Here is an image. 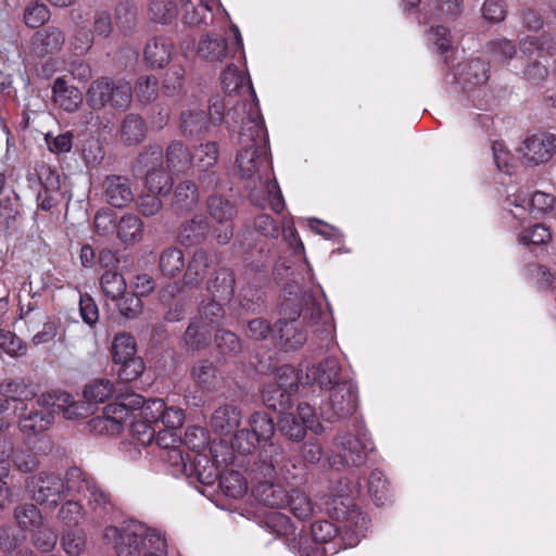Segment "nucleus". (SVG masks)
Returning <instances> with one entry per match:
<instances>
[{
  "instance_id": "1",
  "label": "nucleus",
  "mask_w": 556,
  "mask_h": 556,
  "mask_svg": "<svg viewBox=\"0 0 556 556\" xmlns=\"http://www.w3.org/2000/svg\"><path fill=\"white\" fill-rule=\"evenodd\" d=\"M238 144L240 149L236 155L235 166L250 192L251 202L264 207V200L267 197L271 210L281 213L285 201L273 176L268 135L257 109L250 111L242 119Z\"/></svg>"
},
{
  "instance_id": "2",
  "label": "nucleus",
  "mask_w": 556,
  "mask_h": 556,
  "mask_svg": "<svg viewBox=\"0 0 556 556\" xmlns=\"http://www.w3.org/2000/svg\"><path fill=\"white\" fill-rule=\"evenodd\" d=\"M289 287L281 302L280 318L274 326V336L279 339L286 351L300 349L307 340L306 330L302 329L299 318L307 327H327L330 314L324 303L323 295L316 296L311 292H293Z\"/></svg>"
},
{
  "instance_id": "3",
  "label": "nucleus",
  "mask_w": 556,
  "mask_h": 556,
  "mask_svg": "<svg viewBox=\"0 0 556 556\" xmlns=\"http://www.w3.org/2000/svg\"><path fill=\"white\" fill-rule=\"evenodd\" d=\"M285 451L278 443H270L261 447L258 459L252 469L256 484L253 489L255 498L271 508L287 507L288 491L282 485L274 483L277 469L283 470Z\"/></svg>"
},
{
  "instance_id": "4",
  "label": "nucleus",
  "mask_w": 556,
  "mask_h": 556,
  "mask_svg": "<svg viewBox=\"0 0 556 556\" xmlns=\"http://www.w3.org/2000/svg\"><path fill=\"white\" fill-rule=\"evenodd\" d=\"M78 475H80L78 467L67 469L64 478L42 471L28 477L25 488L36 504L53 509L63 498L74 496Z\"/></svg>"
},
{
  "instance_id": "5",
  "label": "nucleus",
  "mask_w": 556,
  "mask_h": 556,
  "mask_svg": "<svg viewBox=\"0 0 556 556\" xmlns=\"http://www.w3.org/2000/svg\"><path fill=\"white\" fill-rule=\"evenodd\" d=\"M132 100V87L123 78L100 77L93 80L86 91V103L94 111L110 108L125 111Z\"/></svg>"
},
{
  "instance_id": "6",
  "label": "nucleus",
  "mask_w": 556,
  "mask_h": 556,
  "mask_svg": "<svg viewBox=\"0 0 556 556\" xmlns=\"http://www.w3.org/2000/svg\"><path fill=\"white\" fill-rule=\"evenodd\" d=\"M327 514L342 523L344 535L341 541L354 547L358 544L368 529V520L348 494H336L326 503Z\"/></svg>"
},
{
  "instance_id": "7",
  "label": "nucleus",
  "mask_w": 556,
  "mask_h": 556,
  "mask_svg": "<svg viewBox=\"0 0 556 556\" xmlns=\"http://www.w3.org/2000/svg\"><path fill=\"white\" fill-rule=\"evenodd\" d=\"M152 534H160L153 529L138 521H129L117 527H106L103 540L113 544L117 556H143L150 549Z\"/></svg>"
},
{
  "instance_id": "8",
  "label": "nucleus",
  "mask_w": 556,
  "mask_h": 556,
  "mask_svg": "<svg viewBox=\"0 0 556 556\" xmlns=\"http://www.w3.org/2000/svg\"><path fill=\"white\" fill-rule=\"evenodd\" d=\"M357 388L351 381L339 382L329 390L328 399L320 405L321 417L330 422L343 420L357 408Z\"/></svg>"
},
{
  "instance_id": "9",
  "label": "nucleus",
  "mask_w": 556,
  "mask_h": 556,
  "mask_svg": "<svg viewBox=\"0 0 556 556\" xmlns=\"http://www.w3.org/2000/svg\"><path fill=\"white\" fill-rule=\"evenodd\" d=\"M53 396L49 393L41 394L30 409L24 408L18 418V429L26 438L30 439L46 432L54 422L55 409Z\"/></svg>"
},
{
  "instance_id": "10",
  "label": "nucleus",
  "mask_w": 556,
  "mask_h": 556,
  "mask_svg": "<svg viewBox=\"0 0 556 556\" xmlns=\"http://www.w3.org/2000/svg\"><path fill=\"white\" fill-rule=\"evenodd\" d=\"M75 495H81L87 501L88 508L98 519H104L114 511L115 505L111 494L81 469L74 490Z\"/></svg>"
},
{
  "instance_id": "11",
  "label": "nucleus",
  "mask_w": 556,
  "mask_h": 556,
  "mask_svg": "<svg viewBox=\"0 0 556 556\" xmlns=\"http://www.w3.org/2000/svg\"><path fill=\"white\" fill-rule=\"evenodd\" d=\"M207 213L214 220L213 235L219 244H227L233 237L235 204L222 195H211L206 202Z\"/></svg>"
},
{
  "instance_id": "12",
  "label": "nucleus",
  "mask_w": 556,
  "mask_h": 556,
  "mask_svg": "<svg viewBox=\"0 0 556 556\" xmlns=\"http://www.w3.org/2000/svg\"><path fill=\"white\" fill-rule=\"evenodd\" d=\"M336 457L344 466H362L366 463L369 452L374 450V444L366 433L353 437L349 433L340 434L336 438Z\"/></svg>"
},
{
  "instance_id": "13",
  "label": "nucleus",
  "mask_w": 556,
  "mask_h": 556,
  "mask_svg": "<svg viewBox=\"0 0 556 556\" xmlns=\"http://www.w3.org/2000/svg\"><path fill=\"white\" fill-rule=\"evenodd\" d=\"M231 31L233 34V42L229 47L227 40L223 37L206 34L201 37L197 53L198 55L210 62H222L232 50H242V37L239 28L236 25L231 26Z\"/></svg>"
},
{
  "instance_id": "14",
  "label": "nucleus",
  "mask_w": 556,
  "mask_h": 556,
  "mask_svg": "<svg viewBox=\"0 0 556 556\" xmlns=\"http://www.w3.org/2000/svg\"><path fill=\"white\" fill-rule=\"evenodd\" d=\"M518 151L528 164H543L556 152V136L548 132L532 135L525 139Z\"/></svg>"
},
{
  "instance_id": "15",
  "label": "nucleus",
  "mask_w": 556,
  "mask_h": 556,
  "mask_svg": "<svg viewBox=\"0 0 556 556\" xmlns=\"http://www.w3.org/2000/svg\"><path fill=\"white\" fill-rule=\"evenodd\" d=\"M507 201L514 205L519 212H513L516 219H525L526 213L533 218H539L543 214L551 211L554 206L555 199L552 194L536 191L528 199L527 194L518 193L508 197Z\"/></svg>"
},
{
  "instance_id": "16",
  "label": "nucleus",
  "mask_w": 556,
  "mask_h": 556,
  "mask_svg": "<svg viewBox=\"0 0 556 556\" xmlns=\"http://www.w3.org/2000/svg\"><path fill=\"white\" fill-rule=\"evenodd\" d=\"M105 201L117 208L127 206L134 200L130 180L122 175H109L102 182Z\"/></svg>"
},
{
  "instance_id": "17",
  "label": "nucleus",
  "mask_w": 556,
  "mask_h": 556,
  "mask_svg": "<svg viewBox=\"0 0 556 556\" xmlns=\"http://www.w3.org/2000/svg\"><path fill=\"white\" fill-rule=\"evenodd\" d=\"M126 403L121 399L110 403L103 408L102 416H98L91 420L94 429L106 434L114 435L122 431L123 422L128 418Z\"/></svg>"
},
{
  "instance_id": "18",
  "label": "nucleus",
  "mask_w": 556,
  "mask_h": 556,
  "mask_svg": "<svg viewBox=\"0 0 556 556\" xmlns=\"http://www.w3.org/2000/svg\"><path fill=\"white\" fill-rule=\"evenodd\" d=\"M306 377L325 390H330L332 386L339 382L349 381V379L341 377V366L334 357H328L317 365L307 368Z\"/></svg>"
},
{
  "instance_id": "19",
  "label": "nucleus",
  "mask_w": 556,
  "mask_h": 556,
  "mask_svg": "<svg viewBox=\"0 0 556 556\" xmlns=\"http://www.w3.org/2000/svg\"><path fill=\"white\" fill-rule=\"evenodd\" d=\"M64 42V33L59 27L52 25L36 31L30 40L31 50L37 56L59 52Z\"/></svg>"
},
{
  "instance_id": "20",
  "label": "nucleus",
  "mask_w": 556,
  "mask_h": 556,
  "mask_svg": "<svg viewBox=\"0 0 556 556\" xmlns=\"http://www.w3.org/2000/svg\"><path fill=\"white\" fill-rule=\"evenodd\" d=\"M236 279L231 269L220 267L206 282L208 294L224 303L229 302L235 293Z\"/></svg>"
},
{
  "instance_id": "21",
  "label": "nucleus",
  "mask_w": 556,
  "mask_h": 556,
  "mask_svg": "<svg viewBox=\"0 0 556 556\" xmlns=\"http://www.w3.org/2000/svg\"><path fill=\"white\" fill-rule=\"evenodd\" d=\"M312 538L316 543H330V548H325V552H329L331 555L337 554L340 549L350 547L345 545L341 539L344 535L343 528L339 533V529L332 522L328 520H319L312 525Z\"/></svg>"
},
{
  "instance_id": "22",
  "label": "nucleus",
  "mask_w": 556,
  "mask_h": 556,
  "mask_svg": "<svg viewBox=\"0 0 556 556\" xmlns=\"http://www.w3.org/2000/svg\"><path fill=\"white\" fill-rule=\"evenodd\" d=\"M241 412L231 404L218 406L211 416V427L214 432L227 435L232 433L240 425Z\"/></svg>"
},
{
  "instance_id": "23",
  "label": "nucleus",
  "mask_w": 556,
  "mask_h": 556,
  "mask_svg": "<svg viewBox=\"0 0 556 556\" xmlns=\"http://www.w3.org/2000/svg\"><path fill=\"white\" fill-rule=\"evenodd\" d=\"M50 395L53 396L52 401L54 402L53 408L55 409V414L62 413L65 419L73 420L85 418L92 413L91 406L88 403L74 401L72 395L67 392H50Z\"/></svg>"
},
{
  "instance_id": "24",
  "label": "nucleus",
  "mask_w": 556,
  "mask_h": 556,
  "mask_svg": "<svg viewBox=\"0 0 556 556\" xmlns=\"http://www.w3.org/2000/svg\"><path fill=\"white\" fill-rule=\"evenodd\" d=\"M211 226L207 219L201 215H195L191 219L181 224L179 230V241L185 247L201 244L210 233Z\"/></svg>"
},
{
  "instance_id": "25",
  "label": "nucleus",
  "mask_w": 556,
  "mask_h": 556,
  "mask_svg": "<svg viewBox=\"0 0 556 556\" xmlns=\"http://www.w3.org/2000/svg\"><path fill=\"white\" fill-rule=\"evenodd\" d=\"M173 53V43L169 39L159 36L150 39L144 47V60L151 67H163Z\"/></svg>"
},
{
  "instance_id": "26",
  "label": "nucleus",
  "mask_w": 556,
  "mask_h": 556,
  "mask_svg": "<svg viewBox=\"0 0 556 556\" xmlns=\"http://www.w3.org/2000/svg\"><path fill=\"white\" fill-rule=\"evenodd\" d=\"M211 263L212 256L205 250L199 249L194 251L192 257L185 266L184 283L190 287L199 286Z\"/></svg>"
},
{
  "instance_id": "27",
  "label": "nucleus",
  "mask_w": 556,
  "mask_h": 556,
  "mask_svg": "<svg viewBox=\"0 0 556 556\" xmlns=\"http://www.w3.org/2000/svg\"><path fill=\"white\" fill-rule=\"evenodd\" d=\"M489 72V66L484 61L475 59L459 68L457 75L460 83L464 85V89L470 90L473 87L484 85L490 77Z\"/></svg>"
},
{
  "instance_id": "28",
  "label": "nucleus",
  "mask_w": 556,
  "mask_h": 556,
  "mask_svg": "<svg viewBox=\"0 0 556 556\" xmlns=\"http://www.w3.org/2000/svg\"><path fill=\"white\" fill-rule=\"evenodd\" d=\"M52 93L54 102L66 112H75L83 103L79 89L68 86L63 78L54 80Z\"/></svg>"
},
{
  "instance_id": "29",
  "label": "nucleus",
  "mask_w": 556,
  "mask_h": 556,
  "mask_svg": "<svg viewBox=\"0 0 556 556\" xmlns=\"http://www.w3.org/2000/svg\"><path fill=\"white\" fill-rule=\"evenodd\" d=\"M199 200L198 187L192 180H182L174 189L172 206L177 212L192 211Z\"/></svg>"
},
{
  "instance_id": "30",
  "label": "nucleus",
  "mask_w": 556,
  "mask_h": 556,
  "mask_svg": "<svg viewBox=\"0 0 556 556\" xmlns=\"http://www.w3.org/2000/svg\"><path fill=\"white\" fill-rule=\"evenodd\" d=\"M121 139L127 146L140 143L147 135V126L138 114H127L121 125Z\"/></svg>"
},
{
  "instance_id": "31",
  "label": "nucleus",
  "mask_w": 556,
  "mask_h": 556,
  "mask_svg": "<svg viewBox=\"0 0 556 556\" xmlns=\"http://www.w3.org/2000/svg\"><path fill=\"white\" fill-rule=\"evenodd\" d=\"M293 395L294 393H291L276 384L268 382L263 389L262 396L266 407L283 414L292 406Z\"/></svg>"
},
{
  "instance_id": "32",
  "label": "nucleus",
  "mask_w": 556,
  "mask_h": 556,
  "mask_svg": "<svg viewBox=\"0 0 556 556\" xmlns=\"http://www.w3.org/2000/svg\"><path fill=\"white\" fill-rule=\"evenodd\" d=\"M182 339L188 349H205L211 342V330L204 321L194 318L187 327Z\"/></svg>"
},
{
  "instance_id": "33",
  "label": "nucleus",
  "mask_w": 556,
  "mask_h": 556,
  "mask_svg": "<svg viewBox=\"0 0 556 556\" xmlns=\"http://www.w3.org/2000/svg\"><path fill=\"white\" fill-rule=\"evenodd\" d=\"M0 394L5 401L24 402L35 396L34 390L24 378H7L0 383Z\"/></svg>"
},
{
  "instance_id": "34",
  "label": "nucleus",
  "mask_w": 556,
  "mask_h": 556,
  "mask_svg": "<svg viewBox=\"0 0 556 556\" xmlns=\"http://www.w3.org/2000/svg\"><path fill=\"white\" fill-rule=\"evenodd\" d=\"M13 517L23 530H35L43 526V516L37 505L23 503L14 508Z\"/></svg>"
},
{
  "instance_id": "35",
  "label": "nucleus",
  "mask_w": 556,
  "mask_h": 556,
  "mask_svg": "<svg viewBox=\"0 0 556 556\" xmlns=\"http://www.w3.org/2000/svg\"><path fill=\"white\" fill-rule=\"evenodd\" d=\"M165 156L168 168L177 173L185 172L192 163L189 149L178 140L168 144Z\"/></svg>"
},
{
  "instance_id": "36",
  "label": "nucleus",
  "mask_w": 556,
  "mask_h": 556,
  "mask_svg": "<svg viewBox=\"0 0 556 556\" xmlns=\"http://www.w3.org/2000/svg\"><path fill=\"white\" fill-rule=\"evenodd\" d=\"M486 52L494 64L504 65L516 56L517 48L514 41L497 38L488 42Z\"/></svg>"
},
{
  "instance_id": "37",
  "label": "nucleus",
  "mask_w": 556,
  "mask_h": 556,
  "mask_svg": "<svg viewBox=\"0 0 556 556\" xmlns=\"http://www.w3.org/2000/svg\"><path fill=\"white\" fill-rule=\"evenodd\" d=\"M159 266L164 276L176 277L186 266L182 251L178 248L164 249L160 255Z\"/></svg>"
},
{
  "instance_id": "38",
  "label": "nucleus",
  "mask_w": 556,
  "mask_h": 556,
  "mask_svg": "<svg viewBox=\"0 0 556 556\" xmlns=\"http://www.w3.org/2000/svg\"><path fill=\"white\" fill-rule=\"evenodd\" d=\"M278 430L290 441H302L306 433V424L300 421L294 413H283L278 419Z\"/></svg>"
},
{
  "instance_id": "39",
  "label": "nucleus",
  "mask_w": 556,
  "mask_h": 556,
  "mask_svg": "<svg viewBox=\"0 0 556 556\" xmlns=\"http://www.w3.org/2000/svg\"><path fill=\"white\" fill-rule=\"evenodd\" d=\"M249 427L264 445L273 443L270 440L275 433V424L271 417L262 412L253 413L249 418Z\"/></svg>"
},
{
  "instance_id": "40",
  "label": "nucleus",
  "mask_w": 556,
  "mask_h": 556,
  "mask_svg": "<svg viewBox=\"0 0 556 556\" xmlns=\"http://www.w3.org/2000/svg\"><path fill=\"white\" fill-rule=\"evenodd\" d=\"M148 14L152 22L167 25L176 20L178 9L172 0H152L149 4Z\"/></svg>"
},
{
  "instance_id": "41",
  "label": "nucleus",
  "mask_w": 556,
  "mask_h": 556,
  "mask_svg": "<svg viewBox=\"0 0 556 556\" xmlns=\"http://www.w3.org/2000/svg\"><path fill=\"white\" fill-rule=\"evenodd\" d=\"M218 484L224 494L232 498L242 497L248 490L247 481L240 472L235 470L220 475Z\"/></svg>"
},
{
  "instance_id": "42",
  "label": "nucleus",
  "mask_w": 556,
  "mask_h": 556,
  "mask_svg": "<svg viewBox=\"0 0 556 556\" xmlns=\"http://www.w3.org/2000/svg\"><path fill=\"white\" fill-rule=\"evenodd\" d=\"M144 187L146 190L164 197L172 190L173 181L162 167L151 168L147 170Z\"/></svg>"
},
{
  "instance_id": "43",
  "label": "nucleus",
  "mask_w": 556,
  "mask_h": 556,
  "mask_svg": "<svg viewBox=\"0 0 556 556\" xmlns=\"http://www.w3.org/2000/svg\"><path fill=\"white\" fill-rule=\"evenodd\" d=\"M85 509L83 505L75 500L65 501L58 514L56 519L68 529L76 528L80 521L85 518Z\"/></svg>"
},
{
  "instance_id": "44",
  "label": "nucleus",
  "mask_w": 556,
  "mask_h": 556,
  "mask_svg": "<svg viewBox=\"0 0 556 556\" xmlns=\"http://www.w3.org/2000/svg\"><path fill=\"white\" fill-rule=\"evenodd\" d=\"M117 236L124 243H131L139 240L143 233V224L135 215L123 216L116 226Z\"/></svg>"
},
{
  "instance_id": "45",
  "label": "nucleus",
  "mask_w": 556,
  "mask_h": 556,
  "mask_svg": "<svg viewBox=\"0 0 556 556\" xmlns=\"http://www.w3.org/2000/svg\"><path fill=\"white\" fill-rule=\"evenodd\" d=\"M137 346L135 338L126 332H119L114 337L112 343L113 362H125L136 356Z\"/></svg>"
},
{
  "instance_id": "46",
  "label": "nucleus",
  "mask_w": 556,
  "mask_h": 556,
  "mask_svg": "<svg viewBox=\"0 0 556 556\" xmlns=\"http://www.w3.org/2000/svg\"><path fill=\"white\" fill-rule=\"evenodd\" d=\"M114 392V384L109 379H94L84 389V397L90 405V403H103Z\"/></svg>"
},
{
  "instance_id": "47",
  "label": "nucleus",
  "mask_w": 556,
  "mask_h": 556,
  "mask_svg": "<svg viewBox=\"0 0 556 556\" xmlns=\"http://www.w3.org/2000/svg\"><path fill=\"white\" fill-rule=\"evenodd\" d=\"M207 126V117L204 111H186L181 113L180 129L185 136L202 134Z\"/></svg>"
},
{
  "instance_id": "48",
  "label": "nucleus",
  "mask_w": 556,
  "mask_h": 556,
  "mask_svg": "<svg viewBox=\"0 0 556 556\" xmlns=\"http://www.w3.org/2000/svg\"><path fill=\"white\" fill-rule=\"evenodd\" d=\"M519 49L522 54L532 56L538 53L542 56V52L552 54L554 50L552 38L548 35H542L540 37L527 36L519 41Z\"/></svg>"
},
{
  "instance_id": "49",
  "label": "nucleus",
  "mask_w": 556,
  "mask_h": 556,
  "mask_svg": "<svg viewBox=\"0 0 556 556\" xmlns=\"http://www.w3.org/2000/svg\"><path fill=\"white\" fill-rule=\"evenodd\" d=\"M368 492L377 506H381L390 497V490L384 475L380 470H372L368 479Z\"/></svg>"
},
{
  "instance_id": "50",
  "label": "nucleus",
  "mask_w": 556,
  "mask_h": 556,
  "mask_svg": "<svg viewBox=\"0 0 556 556\" xmlns=\"http://www.w3.org/2000/svg\"><path fill=\"white\" fill-rule=\"evenodd\" d=\"M191 377L202 389L210 390L216 380V369L208 359H201L191 369Z\"/></svg>"
},
{
  "instance_id": "51",
  "label": "nucleus",
  "mask_w": 556,
  "mask_h": 556,
  "mask_svg": "<svg viewBox=\"0 0 556 556\" xmlns=\"http://www.w3.org/2000/svg\"><path fill=\"white\" fill-rule=\"evenodd\" d=\"M288 497L287 506L294 517L304 520L312 516L314 511L313 504L304 492L291 490Z\"/></svg>"
},
{
  "instance_id": "52",
  "label": "nucleus",
  "mask_w": 556,
  "mask_h": 556,
  "mask_svg": "<svg viewBox=\"0 0 556 556\" xmlns=\"http://www.w3.org/2000/svg\"><path fill=\"white\" fill-rule=\"evenodd\" d=\"M215 344L218 352L225 356H237L242 350L241 340L236 333L229 330H217Z\"/></svg>"
},
{
  "instance_id": "53",
  "label": "nucleus",
  "mask_w": 556,
  "mask_h": 556,
  "mask_svg": "<svg viewBox=\"0 0 556 556\" xmlns=\"http://www.w3.org/2000/svg\"><path fill=\"white\" fill-rule=\"evenodd\" d=\"M192 162L199 168L206 170L213 167L218 159V147L214 141L202 143L194 149Z\"/></svg>"
},
{
  "instance_id": "54",
  "label": "nucleus",
  "mask_w": 556,
  "mask_h": 556,
  "mask_svg": "<svg viewBox=\"0 0 556 556\" xmlns=\"http://www.w3.org/2000/svg\"><path fill=\"white\" fill-rule=\"evenodd\" d=\"M181 9L182 20L188 26L200 27L202 25H207V21L212 20V7H193L192 2L189 0L188 3L181 5Z\"/></svg>"
},
{
  "instance_id": "55",
  "label": "nucleus",
  "mask_w": 556,
  "mask_h": 556,
  "mask_svg": "<svg viewBox=\"0 0 556 556\" xmlns=\"http://www.w3.org/2000/svg\"><path fill=\"white\" fill-rule=\"evenodd\" d=\"M100 283L105 295L112 300H117L126 291V280L123 275L113 270H105Z\"/></svg>"
},
{
  "instance_id": "56",
  "label": "nucleus",
  "mask_w": 556,
  "mask_h": 556,
  "mask_svg": "<svg viewBox=\"0 0 556 556\" xmlns=\"http://www.w3.org/2000/svg\"><path fill=\"white\" fill-rule=\"evenodd\" d=\"M134 90L142 104H149L157 98L159 80L153 75L140 76L135 84Z\"/></svg>"
},
{
  "instance_id": "57",
  "label": "nucleus",
  "mask_w": 556,
  "mask_h": 556,
  "mask_svg": "<svg viewBox=\"0 0 556 556\" xmlns=\"http://www.w3.org/2000/svg\"><path fill=\"white\" fill-rule=\"evenodd\" d=\"M61 543L67 555L79 556L86 547V535L76 528L64 530Z\"/></svg>"
},
{
  "instance_id": "58",
  "label": "nucleus",
  "mask_w": 556,
  "mask_h": 556,
  "mask_svg": "<svg viewBox=\"0 0 556 556\" xmlns=\"http://www.w3.org/2000/svg\"><path fill=\"white\" fill-rule=\"evenodd\" d=\"M223 302L213 296L206 302L203 301L199 308L200 317L198 319L201 321L205 320L207 326L222 321L225 316Z\"/></svg>"
},
{
  "instance_id": "59",
  "label": "nucleus",
  "mask_w": 556,
  "mask_h": 556,
  "mask_svg": "<svg viewBox=\"0 0 556 556\" xmlns=\"http://www.w3.org/2000/svg\"><path fill=\"white\" fill-rule=\"evenodd\" d=\"M271 383L295 394L299 388V376L295 368L291 365L279 367L275 374V381Z\"/></svg>"
},
{
  "instance_id": "60",
  "label": "nucleus",
  "mask_w": 556,
  "mask_h": 556,
  "mask_svg": "<svg viewBox=\"0 0 556 556\" xmlns=\"http://www.w3.org/2000/svg\"><path fill=\"white\" fill-rule=\"evenodd\" d=\"M185 80V70L180 65L170 66L163 80V90L167 96H175L182 89Z\"/></svg>"
},
{
  "instance_id": "61",
  "label": "nucleus",
  "mask_w": 556,
  "mask_h": 556,
  "mask_svg": "<svg viewBox=\"0 0 556 556\" xmlns=\"http://www.w3.org/2000/svg\"><path fill=\"white\" fill-rule=\"evenodd\" d=\"M0 349L10 356H22L26 353L24 341L10 330L0 329Z\"/></svg>"
},
{
  "instance_id": "62",
  "label": "nucleus",
  "mask_w": 556,
  "mask_h": 556,
  "mask_svg": "<svg viewBox=\"0 0 556 556\" xmlns=\"http://www.w3.org/2000/svg\"><path fill=\"white\" fill-rule=\"evenodd\" d=\"M552 235L549 229L542 224H535L532 227L525 229L518 236V241L522 244H543L549 241Z\"/></svg>"
},
{
  "instance_id": "63",
  "label": "nucleus",
  "mask_w": 556,
  "mask_h": 556,
  "mask_svg": "<svg viewBox=\"0 0 556 556\" xmlns=\"http://www.w3.org/2000/svg\"><path fill=\"white\" fill-rule=\"evenodd\" d=\"M161 457L170 468L172 475H187V457L184 454L181 445L176 448H169L167 452H164Z\"/></svg>"
},
{
  "instance_id": "64",
  "label": "nucleus",
  "mask_w": 556,
  "mask_h": 556,
  "mask_svg": "<svg viewBox=\"0 0 556 556\" xmlns=\"http://www.w3.org/2000/svg\"><path fill=\"white\" fill-rule=\"evenodd\" d=\"M161 197L157 193L144 190L137 200L138 212L147 217L154 216L162 208Z\"/></svg>"
}]
</instances>
